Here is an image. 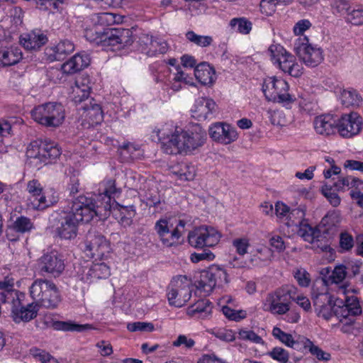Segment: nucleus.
<instances>
[{
    "label": "nucleus",
    "instance_id": "5701e85b",
    "mask_svg": "<svg viewBox=\"0 0 363 363\" xmlns=\"http://www.w3.org/2000/svg\"><path fill=\"white\" fill-rule=\"evenodd\" d=\"M311 298L315 311L324 305L333 301V299L336 298L328 292L326 281L325 279H323L320 282H317L313 285Z\"/></svg>",
    "mask_w": 363,
    "mask_h": 363
},
{
    "label": "nucleus",
    "instance_id": "de8ad7c7",
    "mask_svg": "<svg viewBox=\"0 0 363 363\" xmlns=\"http://www.w3.org/2000/svg\"><path fill=\"white\" fill-rule=\"evenodd\" d=\"M30 351L31 355L40 363H60L56 358L45 350L33 347Z\"/></svg>",
    "mask_w": 363,
    "mask_h": 363
},
{
    "label": "nucleus",
    "instance_id": "9b49d317",
    "mask_svg": "<svg viewBox=\"0 0 363 363\" xmlns=\"http://www.w3.org/2000/svg\"><path fill=\"white\" fill-rule=\"evenodd\" d=\"M82 249L88 257L103 259L111 250L109 242L100 233L90 230L86 235Z\"/></svg>",
    "mask_w": 363,
    "mask_h": 363
},
{
    "label": "nucleus",
    "instance_id": "6e6d98bb",
    "mask_svg": "<svg viewBox=\"0 0 363 363\" xmlns=\"http://www.w3.org/2000/svg\"><path fill=\"white\" fill-rule=\"evenodd\" d=\"M294 277L301 286L306 287L311 281L310 274L303 268H296L294 272Z\"/></svg>",
    "mask_w": 363,
    "mask_h": 363
},
{
    "label": "nucleus",
    "instance_id": "8fccbe9b",
    "mask_svg": "<svg viewBox=\"0 0 363 363\" xmlns=\"http://www.w3.org/2000/svg\"><path fill=\"white\" fill-rule=\"evenodd\" d=\"M186 37L189 41L201 47L209 46L213 42V38L211 36L199 35L194 31H188L186 33Z\"/></svg>",
    "mask_w": 363,
    "mask_h": 363
},
{
    "label": "nucleus",
    "instance_id": "3c124183",
    "mask_svg": "<svg viewBox=\"0 0 363 363\" xmlns=\"http://www.w3.org/2000/svg\"><path fill=\"white\" fill-rule=\"evenodd\" d=\"M213 279L216 281V286H223L224 284L228 282V274L223 268L218 266L213 265L210 267Z\"/></svg>",
    "mask_w": 363,
    "mask_h": 363
},
{
    "label": "nucleus",
    "instance_id": "4be33fe9",
    "mask_svg": "<svg viewBox=\"0 0 363 363\" xmlns=\"http://www.w3.org/2000/svg\"><path fill=\"white\" fill-rule=\"evenodd\" d=\"M216 107L217 105L212 99L199 98L191 108L192 117L198 121H204L216 111Z\"/></svg>",
    "mask_w": 363,
    "mask_h": 363
},
{
    "label": "nucleus",
    "instance_id": "58836bf2",
    "mask_svg": "<svg viewBox=\"0 0 363 363\" xmlns=\"http://www.w3.org/2000/svg\"><path fill=\"white\" fill-rule=\"evenodd\" d=\"M289 86L288 82L284 79L277 78L274 77H267L262 83V91L279 90L288 91Z\"/></svg>",
    "mask_w": 363,
    "mask_h": 363
},
{
    "label": "nucleus",
    "instance_id": "c85d7f7f",
    "mask_svg": "<svg viewBox=\"0 0 363 363\" xmlns=\"http://www.w3.org/2000/svg\"><path fill=\"white\" fill-rule=\"evenodd\" d=\"M196 79L203 85L210 87L216 79V71L206 62H202L194 69Z\"/></svg>",
    "mask_w": 363,
    "mask_h": 363
},
{
    "label": "nucleus",
    "instance_id": "774afa93",
    "mask_svg": "<svg viewBox=\"0 0 363 363\" xmlns=\"http://www.w3.org/2000/svg\"><path fill=\"white\" fill-rule=\"evenodd\" d=\"M172 345L174 347L184 345L186 348L191 349L195 345V341L185 335H179Z\"/></svg>",
    "mask_w": 363,
    "mask_h": 363
},
{
    "label": "nucleus",
    "instance_id": "09e8293b",
    "mask_svg": "<svg viewBox=\"0 0 363 363\" xmlns=\"http://www.w3.org/2000/svg\"><path fill=\"white\" fill-rule=\"evenodd\" d=\"M346 270L347 267L343 264L336 266L333 270L332 274L328 277V280L325 279L326 284L328 285V282L331 284H339L342 282L347 275Z\"/></svg>",
    "mask_w": 363,
    "mask_h": 363
},
{
    "label": "nucleus",
    "instance_id": "cd10ccee",
    "mask_svg": "<svg viewBox=\"0 0 363 363\" xmlns=\"http://www.w3.org/2000/svg\"><path fill=\"white\" fill-rule=\"evenodd\" d=\"M38 311V306L33 303L28 304L26 306H18L16 303H13L11 313L13 320L19 323L21 321L28 322L35 318Z\"/></svg>",
    "mask_w": 363,
    "mask_h": 363
},
{
    "label": "nucleus",
    "instance_id": "473e14b6",
    "mask_svg": "<svg viewBox=\"0 0 363 363\" xmlns=\"http://www.w3.org/2000/svg\"><path fill=\"white\" fill-rule=\"evenodd\" d=\"M52 327L56 330L83 332L93 329L90 324H78L72 321L57 320L52 323Z\"/></svg>",
    "mask_w": 363,
    "mask_h": 363
},
{
    "label": "nucleus",
    "instance_id": "7c9ffc66",
    "mask_svg": "<svg viewBox=\"0 0 363 363\" xmlns=\"http://www.w3.org/2000/svg\"><path fill=\"white\" fill-rule=\"evenodd\" d=\"M272 335L276 339L279 340L285 345L298 351H301L302 350L301 338L303 337H300L297 340H294L291 334L284 332L278 327H274L273 328Z\"/></svg>",
    "mask_w": 363,
    "mask_h": 363
},
{
    "label": "nucleus",
    "instance_id": "0eeeda50",
    "mask_svg": "<svg viewBox=\"0 0 363 363\" xmlns=\"http://www.w3.org/2000/svg\"><path fill=\"white\" fill-rule=\"evenodd\" d=\"M194 286L191 280L186 276H177L172 279L167 296L170 306L182 307L191 297Z\"/></svg>",
    "mask_w": 363,
    "mask_h": 363
},
{
    "label": "nucleus",
    "instance_id": "a878e982",
    "mask_svg": "<svg viewBox=\"0 0 363 363\" xmlns=\"http://www.w3.org/2000/svg\"><path fill=\"white\" fill-rule=\"evenodd\" d=\"M111 274L109 267L104 262L94 263L86 267L82 279L85 282H92L99 279H106Z\"/></svg>",
    "mask_w": 363,
    "mask_h": 363
},
{
    "label": "nucleus",
    "instance_id": "0e129e2a",
    "mask_svg": "<svg viewBox=\"0 0 363 363\" xmlns=\"http://www.w3.org/2000/svg\"><path fill=\"white\" fill-rule=\"evenodd\" d=\"M94 84L88 75H82L75 80V86L80 91H91Z\"/></svg>",
    "mask_w": 363,
    "mask_h": 363
},
{
    "label": "nucleus",
    "instance_id": "052dcab7",
    "mask_svg": "<svg viewBox=\"0 0 363 363\" xmlns=\"http://www.w3.org/2000/svg\"><path fill=\"white\" fill-rule=\"evenodd\" d=\"M222 311L224 315L230 320L239 321L246 316V312L244 311H235L228 306H223Z\"/></svg>",
    "mask_w": 363,
    "mask_h": 363
},
{
    "label": "nucleus",
    "instance_id": "49530a36",
    "mask_svg": "<svg viewBox=\"0 0 363 363\" xmlns=\"http://www.w3.org/2000/svg\"><path fill=\"white\" fill-rule=\"evenodd\" d=\"M139 49L142 52L151 56V51H154L155 39L148 34H142L138 40Z\"/></svg>",
    "mask_w": 363,
    "mask_h": 363
},
{
    "label": "nucleus",
    "instance_id": "6e6552de",
    "mask_svg": "<svg viewBox=\"0 0 363 363\" xmlns=\"http://www.w3.org/2000/svg\"><path fill=\"white\" fill-rule=\"evenodd\" d=\"M35 121L47 127H57L65 119V109L61 104L46 103L31 111Z\"/></svg>",
    "mask_w": 363,
    "mask_h": 363
},
{
    "label": "nucleus",
    "instance_id": "a18cd8bd",
    "mask_svg": "<svg viewBox=\"0 0 363 363\" xmlns=\"http://www.w3.org/2000/svg\"><path fill=\"white\" fill-rule=\"evenodd\" d=\"M337 299H333L330 303L324 305L323 307L316 309L315 311L320 317L325 320L330 319L333 315L337 318V313L335 312L337 307Z\"/></svg>",
    "mask_w": 363,
    "mask_h": 363
},
{
    "label": "nucleus",
    "instance_id": "1a4fd4ad",
    "mask_svg": "<svg viewBox=\"0 0 363 363\" xmlns=\"http://www.w3.org/2000/svg\"><path fill=\"white\" fill-rule=\"evenodd\" d=\"M268 50L272 62L277 64L284 72L294 77H298L302 74L301 65L298 64L295 57L288 52L283 46L273 44L269 46Z\"/></svg>",
    "mask_w": 363,
    "mask_h": 363
},
{
    "label": "nucleus",
    "instance_id": "20e7f679",
    "mask_svg": "<svg viewBox=\"0 0 363 363\" xmlns=\"http://www.w3.org/2000/svg\"><path fill=\"white\" fill-rule=\"evenodd\" d=\"M87 38L102 46H116L123 48L133 43L132 31L128 28H118L108 29L103 33L96 32L95 37L92 30L86 32Z\"/></svg>",
    "mask_w": 363,
    "mask_h": 363
},
{
    "label": "nucleus",
    "instance_id": "f704fd0d",
    "mask_svg": "<svg viewBox=\"0 0 363 363\" xmlns=\"http://www.w3.org/2000/svg\"><path fill=\"white\" fill-rule=\"evenodd\" d=\"M266 99L274 103H279L283 106L288 107L296 100L294 95L289 92H264Z\"/></svg>",
    "mask_w": 363,
    "mask_h": 363
},
{
    "label": "nucleus",
    "instance_id": "b1692460",
    "mask_svg": "<svg viewBox=\"0 0 363 363\" xmlns=\"http://www.w3.org/2000/svg\"><path fill=\"white\" fill-rule=\"evenodd\" d=\"M155 230L157 233L162 243L167 247H171L177 244L178 230H171L167 219H160L155 225Z\"/></svg>",
    "mask_w": 363,
    "mask_h": 363
},
{
    "label": "nucleus",
    "instance_id": "dca6fc26",
    "mask_svg": "<svg viewBox=\"0 0 363 363\" xmlns=\"http://www.w3.org/2000/svg\"><path fill=\"white\" fill-rule=\"evenodd\" d=\"M99 196L104 201L98 204L94 200L91 198L94 203L96 208L99 209L101 213H99V218L107 216L108 213L111 211V206L110 204L112 198H114L120 193L119 189L116 186V182L113 179L104 181L100 187Z\"/></svg>",
    "mask_w": 363,
    "mask_h": 363
},
{
    "label": "nucleus",
    "instance_id": "6ab92c4d",
    "mask_svg": "<svg viewBox=\"0 0 363 363\" xmlns=\"http://www.w3.org/2000/svg\"><path fill=\"white\" fill-rule=\"evenodd\" d=\"M27 191L30 194L28 205L33 209L43 210L52 205L56 200L48 199L42 194L43 187L38 180H31L27 184Z\"/></svg>",
    "mask_w": 363,
    "mask_h": 363
},
{
    "label": "nucleus",
    "instance_id": "2f4dec72",
    "mask_svg": "<svg viewBox=\"0 0 363 363\" xmlns=\"http://www.w3.org/2000/svg\"><path fill=\"white\" fill-rule=\"evenodd\" d=\"M22 58V52L18 47H11L0 51V62L4 66H11L18 63Z\"/></svg>",
    "mask_w": 363,
    "mask_h": 363
},
{
    "label": "nucleus",
    "instance_id": "c756f323",
    "mask_svg": "<svg viewBox=\"0 0 363 363\" xmlns=\"http://www.w3.org/2000/svg\"><path fill=\"white\" fill-rule=\"evenodd\" d=\"M212 303L208 300H201L188 309V314L197 318H208L212 313Z\"/></svg>",
    "mask_w": 363,
    "mask_h": 363
},
{
    "label": "nucleus",
    "instance_id": "4d7b16f0",
    "mask_svg": "<svg viewBox=\"0 0 363 363\" xmlns=\"http://www.w3.org/2000/svg\"><path fill=\"white\" fill-rule=\"evenodd\" d=\"M99 23L104 26H110L121 22V16L112 13L104 12L98 15Z\"/></svg>",
    "mask_w": 363,
    "mask_h": 363
},
{
    "label": "nucleus",
    "instance_id": "37998d69",
    "mask_svg": "<svg viewBox=\"0 0 363 363\" xmlns=\"http://www.w3.org/2000/svg\"><path fill=\"white\" fill-rule=\"evenodd\" d=\"M339 99L346 107L359 106L362 101V97L358 92H340Z\"/></svg>",
    "mask_w": 363,
    "mask_h": 363
},
{
    "label": "nucleus",
    "instance_id": "bf43d9fd",
    "mask_svg": "<svg viewBox=\"0 0 363 363\" xmlns=\"http://www.w3.org/2000/svg\"><path fill=\"white\" fill-rule=\"evenodd\" d=\"M127 329L130 332H152L155 330V326L152 323L134 322L128 323Z\"/></svg>",
    "mask_w": 363,
    "mask_h": 363
},
{
    "label": "nucleus",
    "instance_id": "e2e57ef3",
    "mask_svg": "<svg viewBox=\"0 0 363 363\" xmlns=\"http://www.w3.org/2000/svg\"><path fill=\"white\" fill-rule=\"evenodd\" d=\"M177 174L182 179L190 181L194 179L196 175V169L193 165L183 164L181 165Z\"/></svg>",
    "mask_w": 363,
    "mask_h": 363
},
{
    "label": "nucleus",
    "instance_id": "412c9836",
    "mask_svg": "<svg viewBox=\"0 0 363 363\" xmlns=\"http://www.w3.org/2000/svg\"><path fill=\"white\" fill-rule=\"evenodd\" d=\"M74 50V43L69 40H63L55 46L47 47L44 53L47 60L54 62L64 60Z\"/></svg>",
    "mask_w": 363,
    "mask_h": 363
},
{
    "label": "nucleus",
    "instance_id": "423d86ee",
    "mask_svg": "<svg viewBox=\"0 0 363 363\" xmlns=\"http://www.w3.org/2000/svg\"><path fill=\"white\" fill-rule=\"evenodd\" d=\"M90 92H82L73 97V102L79 107V114L83 123L89 125L100 123L104 118L103 112L99 104L89 96Z\"/></svg>",
    "mask_w": 363,
    "mask_h": 363
},
{
    "label": "nucleus",
    "instance_id": "79ce46f5",
    "mask_svg": "<svg viewBox=\"0 0 363 363\" xmlns=\"http://www.w3.org/2000/svg\"><path fill=\"white\" fill-rule=\"evenodd\" d=\"M11 225L12 229H15L16 233L21 234L30 232L34 228L31 220L23 216L18 217Z\"/></svg>",
    "mask_w": 363,
    "mask_h": 363
},
{
    "label": "nucleus",
    "instance_id": "39448f33",
    "mask_svg": "<svg viewBox=\"0 0 363 363\" xmlns=\"http://www.w3.org/2000/svg\"><path fill=\"white\" fill-rule=\"evenodd\" d=\"M340 292L345 294V300L337 299V307L335 312L337 313V318L345 325H352L354 322V317L362 313V308L359 298L352 292L350 293L346 286H341Z\"/></svg>",
    "mask_w": 363,
    "mask_h": 363
},
{
    "label": "nucleus",
    "instance_id": "13d9d810",
    "mask_svg": "<svg viewBox=\"0 0 363 363\" xmlns=\"http://www.w3.org/2000/svg\"><path fill=\"white\" fill-rule=\"evenodd\" d=\"M347 14V20L354 25L363 24V9L358 6L357 9L350 10L345 13Z\"/></svg>",
    "mask_w": 363,
    "mask_h": 363
},
{
    "label": "nucleus",
    "instance_id": "2eb2a0df",
    "mask_svg": "<svg viewBox=\"0 0 363 363\" xmlns=\"http://www.w3.org/2000/svg\"><path fill=\"white\" fill-rule=\"evenodd\" d=\"M362 128V119L357 113L345 114L337 121V130L345 138L358 135Z\"/></svg>",
    "mask_w": 363,
    "mask_h": 363
},
{
    "label": "nucleus",
    "instance_id": "9d476101",
    "mask_svg": "<svg viewBox=\"0 0 363 363\" xmlns=\"http://www.w3.org/2000/svg\"><path fill=\"white\" fill-rule=\"evenodd\" d=\"M60 155L61 150L57 144L47 140H38L31 142L26 151L28 157L38 160L44 164L52 162Z\"/></svg>",
    "mask_w": 363,
    "mask_h": 363
},
{
    "label": "nucleus",
    "instance_id": "f8f14e48",
    "mask_svg": "<svg viewBox=\"0 0 363 363\" xmlns=\"http://www.w3.org/2000/svg\"><path fill=\"white\" fill-rule=\"evenodd\" d=\"M220 237L215 228L201 225L189 233L188 242L191 247L197 249L213 247L219 242Z\"/></svg>",
    "mask_w": 363,
    "mask_h": 363
},
{
    "label": "nucleus",
    "instance_id": "a19ab883",
    "mask_svg": "<svg viewBox=\"0 0 363 363\" xmlns=\"http://www.w3.org/2000/svg\"><path fill=\"white\" fill-rule=\"evenodd\" d=\"M230 26L243 35L249 34L252 28V22L245 17L232 18Z\"/></svg>",
    "mask_w": 363,
    "mask_h": 363
},
{
    "label": "nucleus",
    "instance_id": "680f3d73",
    "mask_svg": "<svg viewBox=\"0 0 363 363\" xmlns=\"http://www.w3.org/2000/svg\"><path fill=\"white\" fill-rule=\"evenodd\" d=\"M238 338L242 340L250 341L254 343H262L263 340L260 336L254 331L247 329H241L238 332Z\"/></svg>",
    "mask_w": 363,
    "mask_h": 363
},
{
    "label": "nucleus",
    "instance_id": "4468645a",
    "mask_svg": "<svg viewBox=\"0 0 363 363\" xmlns=\"http://www.w3.org/2000/svg\"><path fill=\"white\" fill-rule=\"evenodd\" d=\"M64 269V262L55 252L45 254L38 259L37 264V270L42 276L52 274L57 277L63 272Z\"/></svg>",
    "mask_w": 363,
    "mask_h": 363
},
{
    "label": "nucleus",
    "instance_id": "f03ea898",
    "mask_svg": "<svg viewBox=\"0 0 363 363\" xmlns=\"http://www.w3.org/2000/svg\"><path fill=\"white\" fill-rule=\"evenodd\" d=\"M99 213L90 197L79 196L72 201L69 211L60 216L55 231L61 239L72 240L77 235L79 223L91 221Z\"/></svg>",
    "mask_w": 363,
    "mask_h": 363
},
{
    "label": "nucleus",
    "instance_id": "f3484780",
    "mask_svg": "<svg viewBox=\"0 0 363 363\" xmlns=\"http://www.w3.org/2000/svg\"><path fill=\"white\" fill-rule=\"evenodd\" d=\"M304 40L308 41L306 37ZM294 49L297 55L307 66L315 67L323 59L321 49L308 44V42L299 43Z\"/></svg>",
    "mask_w": 363,
    "mask_h": 363
},
{
    "label": "nucleus",
    "instance_id": "ea45409f",
    "mask_svg": "<svg viewBox=\"0 0 363 363\" xmlns=\"http://www.w3.org/2000/svg\"><path fill=\"white\" fill-rule=\"evenodd\" d=\"M118 150L120 151L121 155L126 160L138 159L141 156L139 145L130 142L123 143L119 147Z\"/></svg>",
    "mask_w": 363,
    "mask_h": 363
},
{
    "label": "nucleus",
    "instance_id": "a211bd4d",
    "mask_svg": "<svg viewBox=\"0 0 363 363\" xmlns=\"http://www.w3.org/2000/svg\"><path fill=\"white\" fill-rule=\"evenodd\" d=\"M210 137L216 142L228 145L238 138V133L235 128L223 122L212 124L208 130Z\"/></svg>",
    "mask_w": 363,
    "mask_h": 363
},
{
    "label": "nucleus",
    "instance_id": "f257e3e1",
    "mask_svg": "<svg viewBox=\"0 0 363 363\" xmlns=\"http://www.w3.org/2000/svg\"><path fill=\"white\" fill-rule=\"evenodd\" d=\"M156 133L164 152L169 155L190 152L203 145L206 136L199 125L186 130L172 123H165Z\"/></svg>",
    "mask_w": 363,
    "mask_h": 363
},
{
    "label": "nucleus",
    "instance_id": "ddd939ff",
    "mask_svg": "<svg viewBox=\"0 0 363 363\" xmlns=\"http://www.w3.org/2000/svg\"><path fill=\"white\" fill-rule=\"evenodd\" d=\"M296 289L294 286H286L269 294L267 298V310L273 314L283 315L290 310L291 299Z\"/></svg>",
    "mask_w": 363,
    "mask_h": 363
},
{
    "label": "nucleus",
    "instance_id": "393cba45",
    "mask_svg": "<svg viewBox=\"0 0 363 363\" xmlns=\"http://www.w3.org/2000/svg\"><path fill=\"white\" fill-rule=\"evenodd\" d=\"M90 63L89 55L85 52H82L74 55L65 62L62 65V70L64 73L72 74L85 69Z\"/></svg>",
    "mask_w": 363,
    "mask_h": 363
},
{
    "label": "nucleus",
    "instance_id": "864d4df0",
    "mask_svg": "<svg viewBox=\"0 0 363 363\" xmlns=\"http://www.w3.org/2000/svg\"><path fill=\"white\" fill-rule=\"evenodd\" d=\"M121 222L124 225H130L132 224V218L135 215L133 206H121L120 209Z\"/></svg>",
    "mask_w": 363,
    "mask_h": 363
},
{
    "label": "nucleus",
    "instance_id": "4c0bfd02",
    "mask_svg": "<svg viewBox=\"0 0 363 363\" xmlns=\"http://www.w3.org/2000/svg\"><path fill=\"white\" fill-rule=\"evenodd\" d=\"M297 234L305 241L313 242L315 240H318L320 235V231L312 228L305 221H301L299 222Z\"/></svg>",
    "mask_w": 363,
    "mask_h": 363
},
{
    "label": "nucleus",
    "instance_id": "bb28decb",
    "mask_svg": "<svg viewBox=\"0 0 363 363\" xmlns=\"http://www.w3.org/2000/svg\"><path fill=\"white\" fill-rule=\"evenodd\" d=\"M313 124L316 133L320 135H329L337 130V120L330 114L317 116Z\"/></svg>",
    "mask_w": 363,
    "mask_h": 363
},
{
    "label": "nucleus",
    "instance_id": "7ed1b4c3",
    "mask_svg": "<svg viewBox=\"0 0 363 363\" xmlns=\"http://www.w3.org/2000/svg\"><path fill=\"white\" fill-rule=\"evenodd\" d=\"M30 294L37 306L46 308H55L61 301L57 286L48 279L35 280L30 287Z\"/></svg>",
    "mask_w": 363,
    "mask_h": 363
},
{
    "label": "nucleus",
    "instance_id": "aec40b11",
    "mask_svg": "<svg viewBox=\"0 0 363 363\" xmlns=\"http://www.w3.org/2000/svg\"><path fill=\"white\" fill-rule=\"evenodd\" d=\"M48 41V38L40 30H33L20 35L19 42L27 50H39Z\"/></svg>",
    "mask_w": 363,
    "mask_h": 363
},
{
    "label": "nucleus",
    "instance_id": "72a5a7b5",
    "mask_svg": "<svg viewBox=\"0 0 363 363\" xmlns=\"http://www.w3.org/2000/svg\"><path fill=\"white\" fill-rule=\"evenodd\" d=\"M177 74L173 78L172 89L174 91H178L179 89H188L189 86H194V79L189 77L182 69L179 65L177 66Z\"/></svg>",
    "mask_w": 363,
    "mask_h": 363
},
{
    "label": "nucleus",
    "instance_id": "5fc2aeb1",
    "mask_svg": "<svg viewBox=\"0 0 363 363\" xmlns=\"http://www.w3.org/2000/svg\"><path fill=\"white\" fill-rule=\"evenodd\" d=\"M339 247L340 248V252L349 251L354 246V239L353 237L348 233L347 232H342L340 234L339 236Z\"/></svg>",
    "mask_w": 363,
    "mask_h": 363
},
{
    "label": "nucleus",
    "instance_id": "603ef678",
    "mask_svg": "<svg viewBox=\"0 0 363 363\" xmlns=\"http://www.w3.org/2000/svg\"><path fill=\"white\" fill-rule=\"evenodd\" d=\"M333 13L344 15L350 9L351 0H329Z\"/></svg>",
    "mask_w": 363,
    "mask_h": 363
},
{
    "label": "nucleus",
    "instance_id": "e433bc0d",
    "mask_svg": "<svg viewBox=\"0 0 363 363\" xmlns=\"http://www.w3.org/2000/svg\"><path fill=\"white\" fill-rule=\"evenodd\" d=\"M302 348L307 349L310 353L320 361H328L330 354L322 350L318 346L315 345L312 341L306 337L301 338Z\"/></svg>",
    "mask_w": 363,
    "mask_h": 363
},
{
    "label": "nucleus",
    "instance_id": "c03bdc74",
    "mask_svg": "<svg viewBox=\"0 0 363 363\" xmlns=\"http://www.w3.org/2000/svg\"><path fill=\"white\" fill-rule=\"evenodd\" d=\"M267 355L279 363L289 362L290 355L289 352L281 347H273L267 352Z\"/></svg>",
    "mask_w": 363,
    "mask_h": 363
},
{
    "label": "nucleus",
    "instance_id": "338daca9",
    "mask_svg": "<svg viewBox=\"0 0 363 363\" xmlns=\"http://www.w3.org/2000/svg\"><path fill=\"white\" fill-rule=\"evenodd\" d=\"M322 193L327 198L330 204L334 206H338L340 203V198L337 194L333 192L328 186L325 185L322 187Z\"/></svg>",
    "mask_w": 363,
    "mask_h": 363
},
{
    "label": "nucleus",
    "instance_id": "69168bd1",
    "mask_svg": "<svg viewBox=\"0 0 363 363\" xmlns=\"http://www.w3.org/2000/svg\"><path fill=\"white\" fill-rule=\"evenodd\" d=\"M277 4L274 0H261L259 9L262 13L266 16H272L276 11Z\"/></svg>",
    "mask_w": 363,
    "mask_h": 363
},
{
    "label": "nucleus",
    "instance_id": "c9c22d12",
    "mask_svg": "<svg viewBox=\"0 0 363 363\" xmlns=\"http://www.w3.org/2000/svg\"><path fill=\"white\" fill-rule=\"evenodd\" d=\"M210 268L201 272L200 279L198 281L196 288L208 294L216 286V281L213 279Z\"/></svg>",
    "mask_w": 363,
    "mask_h": 363
}]
</instances>
